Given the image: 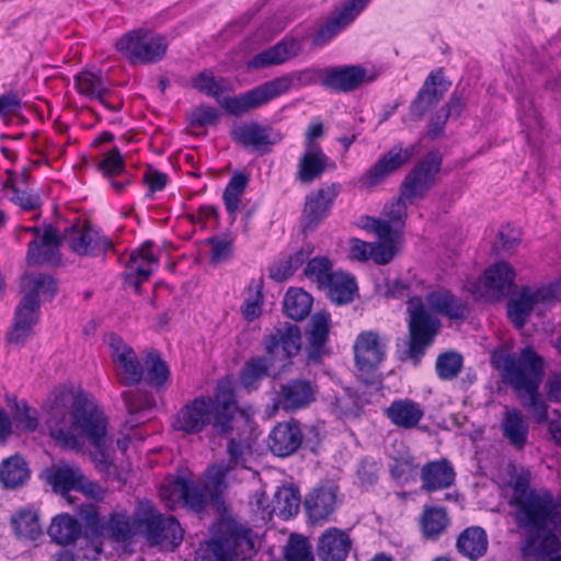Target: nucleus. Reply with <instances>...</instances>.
<instances>
[{
  "instance_id": "obj_64",
  "label": "nucleus",
  "mask_w": 561,
  "mask_h": 561,
  "mask_svg": "<svg viewBox=\"0 0 561 561\" xmlns=\"http://www.w3.org/2000/svg\"><path fill=\"white\" fill-rule=\"evenodd\" d=\"M98 169L108 179L125 173V161L122 157L121 150L117 147L108 150L104 158L99 162Z\"/></svg>"
},
{
  "instance_id": "obj_50",
  "label": "nucleus",
  "mask_w": 561,
  "mask_h": 561,
  "mask_svg": "<svg viewBox=\"0 0 561 561\" xmlns=\"http://www.w3.org/2000/svg\"><path fill=\"white\" fill-rule=\"evenodd\" d=\"M312 297L301 288H289L283 299V310L286 317L301 321L306 319L312 307Z\"/></svg>"
},
{
  "instance_id": "obj_43",
  "label": "nucleus",
  "mask_w": 561,
  "mask_h": 561,
  "mask_svg": "<svg viewBox=\"0 0 561 561\" xmlns=\"http://www.w3.org/2000/svg\"><path fill=\"white\" fill-rule=\"evenodd\" d=\"M537 305L533 295V289L524 286L520 290L512 296L507 301V318L516 329H523Z\"/></svg>"
},
{
  "instance_id": "obj_46",
  "label": "nucleus",
  "mask_w": 561,
  "mask_h": 561,
  "mask_svg": "<svg viewBox=\"0 0 561 561\" xmlns=\"http://www.w3.org/2000/svg\"><path fill=\"white\" fill-rule=\"evenodd\" d=\"M321 289L327 290L328 297L333 304L342 306L354 299L357 284L351 274L336 271Z\"/></svg>"
},
{
  "instance_id": "obj_7",
  "label": "nucleus",
  "mask_w": 561,
  "mask_h": 561,
  "mask_svg": "<svg viewBox=\"0 0 561 561\" xmlns=\"http://www.w3.org/2000/svg\"><path fill=\"white\" fill-rule=\"evenodd\" d=\"M28 290L22 297L15 309L14 322L8 334V341L22 345L30 336L33 325L38 321L39 294L53 299L58 291L55 277L48 274H38L26 278Z\"/></svg>"
},
{
  "instance_id": "obj_36",
  "label": "nucleus",
  "mask_w": 561,
  "mask_h": 561,
  "mask_svg": "<svg viewBox=\"0 0 561 561\" xmlns=\"http://www.w3.org/2000/svg\"><path fill=\"white\" fill-rule=\"evenodd\" d=\"M10 524L19 539L36 541L44 535L38 511L32 506H23L16 510L11 515Z\"/></svg>"
},
{
  "instance_id": "obj_28",
  "label": "nucleus",
  "mask_w": 561,
  "mask_h": 561,
  "mask_svg": "<svg viewBox=\"0 0 561 561\" xmlns=\"http://www.w3.org/2000/svg\"><path fill=\"white\" fill-rule=\"evenodd\" d=\"M387 420L398 428H417L424 419L425 411L420 402L410 398H397L383 410Z\"/></svg>"
},
{
  "instance_id": "obj_61",
  "label": "nucleus",
  "mask_w": 561,
  "mask_h": 561,
  "mask_svg": "<svg viewBox=\"0 0 561 561\" xmlns=\"http://www.w3.org/2000/svg\"><path fill=\"white\" fill-rule=\"evenodd\" d=\"M13 411V416L16 423L24 430L33 432L38 426V414L37 411L28 405L25 400L13 399V403L10 405Z\"/></svg>"
},
{
  "instance_id": "obj_6",
  "label": "nucleus",
  "mask_w": 561,
  "mask_h": 561,
  "mask_svg": "<svg viewBox=\"0 0 561 561\" xmlns=\"http://www.w3.org/2000/svg\"><path fill=\"white\" fill-rule=\"evenodd\" d=\"M255 549L251 528L233 519L220 520L213 529V536L199 549L201 561H236L241 554Z\"/></svg>"
},
{
  "instance_id": "obj_57",
  "label": "nucleus",
  "mask_w": 561,
  "mask_h": 561,
  "mask_svg": "<svg viewBox=\"0 0 561 561\" xmlns=\"http://www.w3.org/2000/svg\"><path fill=\"white\" fill-rule=\"evenodd\" d=\"M463 367V357L454 351L438 355L435 363L436 375L440 380L455 379Z\"/></svg>"
},
{
  "instance_id": "obj_37",
  "label": "nucleus",
  "mask_w": 561,
  "mask_h": 561,
  "mask_svg": "<svg viewBox=\"0 0 561 561\" xmlns=\"http://www.w3.org/2000/svg\"><path fill=\"white\" fill-rule=\"evenodd\" d=\"M330 314L327 312L314 313L309 322L308 331V356L310 359L318 362L327 353V343L330 335Z\"/></svg>"
},
{
  "instance_id": "obj_42",
  "label": "nucleus",
  "mask_w": 561,
  "mask_h": 561,
  "mask_svg": "<svg viewBox=\"0 0 561 561\" xmlns=\"http://www.w3.org/2000/svg\"><path fill=\"white\" fill-rule=\"evenodd\" d=\"M30 468L20 455H12L0 462V484L5 490L21 488L30 479Z\"/></svg>"
},
{
  "instance_id": "obj_53",
  "label": "nucleus",
  "mask_w": 561,
  "mask_h": 561,
  "mask_svg": "<svg viewBox=\"0 0 561 561\" xmlns=\"http://www.w3.org/2000/svg\"><path fill=\"white\" fill-rule=\"evenodd\" d=\"M73 83L78 94L90 100L101 96L102 93H110L101 71L83 70L75 76Z\"/></svg>"
},
{
  "instance_id": "obj_19",
  "label": "nucleus",
  "mask_w": 561,
  "mask_h": 561,
  "mask_svg": "<svg viewBox=\"0 0 561 561\" xmlns=\"http://www.w3.org/2000/svg\"><path fill=\"white\" fill-rule=\"evenodd\" d=\"M369 2L370 0H347L340 8L333 10L312 35V45L324 47L330 44L355 21Z\"/></svg>"
},
{
  "instance_id": "obj_8",
  "label": "nucleus",
  "mask_w": 561,
  "mask_h": 561,
  "mask_svg": "<svg viewBox=\"0 0 561 561\" xmlns=\"http://www.w3.org/2000/svg\"><path fill=\"white\" fill-rule=\"evenodd\" d=\"M115 47L131 65H151L165 57L169 44L161 34H154L146 28H136L121 36Z\"/></svg>"
},
{
  "instance_id": "obj_30",
  "label": "nucleus",
  "mask_w": 561,
  "mask_h": 561,
  "mask_svg": "<svg viewBox=\"0 0 561 561\" xmlns=\"http://www.w3.org/2000/svg\"><path fill=\"white\" fill-rule=\"evenodd\" d=\"M330 165H334V162L322 148H304L297 161L295 180L301 184H311L321 179Z\"/></svg>"
},
{
  "instance_id": "obj_58",
  "label": "nucleus",
  "mask_w": 561,
  "mask_h": 561,
  "mask_svg": "<svg viewBox=\"0 0 561 561\" xmlns=\"http://www.w3.org/2000/svg\"><path fill=\"white\" fill-rule=\"evenodd\" d=\"M78 515L83 520L87 533L92 538H104L106 522L100 515L94 504H82L78 508Z\"/></svg>"
},
{
  "instance_id": "obj_35",
  "label": "nucleus",
  "mask_w": 561,
  "mask_h": 561,
  "mask_svg": "<svg viewBox=\"0 0 561 561\" xmlns=\"http://www.w3.org/2000/svg\"><path fill=\"white\" fill-rule=\"evenodd\" d=\"M426 300L434 311L451 320L463 321L470 314L468 304L446 288L430 291Z\"/></svg>"
},
{
  "instance_id": "obj_29",
  "label": "nucleus",
  "mask_w": 561,
  "mask_h": 561,
  "mask_svg": "<svg viewBox=\"0 0 561 561\" xmlns=\"http://www.w3.org/2000/svg\"><path fill=\"white\" fill-rule=\"evenodd\" d=\"M516 272L514 267L505 262H495L489 266L480 280L485 287L488 295L499 300L506 297L515 287Z\"/></svg>"
},
{
  "instance_id": "obj_49",
  "label": "nucleus",
  "mask_w": 561,
  "mask_h": 561,
  "mask_svg": "<svg viewBox=\"0 0 561 561\" xmlns=\"http://www.w3.org/2000/svg\"><path fill=\"white\" fill-rule=\"evenodd\" d=\"M249 181V174L242 171H236L225 187L222 201L231 221H234L236 219L241 203V196L244 193Z\"/></svg>"
},
{
  "instance_id": "obj_13",
  "label": "nucleus",
  "mask_w": 561,
  "mask_h": 561,
  "mask_svg": "<svg viewBox=\"0 0 561 561\" xmlns=\"http://www.w3.org/2000/svg\"><path fill=\"white\" fill-rule=\"evenodd\" d=\"M229 136L236 146L261 156L270 153L273 146L283 139L282 134L275 131L272 126L257 121L233 124Z\"/></svg>"
},
{
  "instance_id": "obj_16",
  "label": "nucleus",
  "mask_w": 561,
  "mask_h": 561,
  "mask_svg": "<svg viewBox=\"0 0 561 561\" xmlns=\"http://www.w3.org/2000/svg\"><path fill=\"white\" fill-rule=\"evenodd\" d=\"M64 238L71 251L81 256H98L115 251L112 239L104 236L88 220L77 219L66 229Z\"/></svg>"
},
{
  "instance_id": "obj_10",
  "label": "nucleus",
  "mask_w": 561,
  "mask_h": 561,
  "mask_svg": "<svg viewBox=\"0 0 561 561\" xmlns=\"http://www.w3.org/2000/svg\"><path fill=\"white\" fill-rule=\"evenodd\" d=\"M301 330L297 324L290 322L278 324L262 339L264 356L274 365L276 363H280L282 366L291 364L293 358L301 351Z\"/></svg>"
},
{
  "instance_id": "obj_60",
  "label": "nucleus",
  "mask_w": 561,
  "mask_h": 561,
  "mask_svg": "<svg viewBox=\"0 0 561 561\" xmlns=\"http://www.w3.org/2000/svg\"><path fill=\"white\" fill-rule=\"evenodd\" d=\"M211 247L210 261L219 263L231 257L233 252L234 238L230 233L215 234L207 239Z\"/></svg>"
},
{
  "instance_id": "obj_31",
  "label": "nucleus",
  "mask_w": 561,
  "mask_h": 561,
  "mask_svg": "<svg viewBox=\"0 0 561 561\" xmlns=\"http://www.w3.org/2000/svg\"><path fill=\"white\" fill-rule=\"evenodd\" d=\"M351 548L350 536L336 527H331L320 536L317 554L320 561H345Z\"/></svg>"
},
{
  "instance_id": "obj_15",
  "label": "nucleus",
  "mask_w": 561,
  "mask_h": 561,
  "mask_svg": "<svg viewBox=\"0 0 561 561\" xmlns=\"http://www.w3.org/2000/svg\"><path fill=\"white\" fill-rule=\"evenodd\" d=\"M216 411L210 396H198L187 401L174 415L172 427L186 435L202 433L211 425L215 432Z\"/></svg>"
},
{
  "instance_id": "obj_51",
  "label": "nucleus",
  "mask_w": 561,
  "mask_h": 561,
  "mask_svg": "<svg viewBox=\"0 0 561 561\" xmlns=\"http://www.w3.org/2000/svg\"><path fill=\"white\" fill-rule=\"evenodd\" d=\"M263 287L264 279L262 276L252 278L247 286L248 296L240 309L243 319L249 323L253 322L262 314L264 304Z\"/></svg>"
},
{
  "instance_id": "obj_27",
  "label": "nucleus",
  "mask_w": 561,
  "mask_h": 561,
  "mask_svg": "<svg viewBox=\"0 0 561 561\" xmlns=\"http://www.w3.org/2000/svg\"><path fill=\"white\" fill-rule=\"evenodd\" d=\"M304 433L300 423L291 419L278 422L267 436V446L273 455L288 457L295 454L301 446Z\"/></svg>"
},
{
  "instance_id": "obj_34",
  "label": "nucleus",
  "mask_w": 561,
  "mask_h": 561,
  "mask_svg": "<svg viewBox=\"0 0 561 561\" xmlns=\"http://www.w3.org/2000/svg\"><path fill=\"white\" fill-rule=\"evenodd\" d=\"M503 437L516 450L522 451L528 444L529 422L516 408L507 409L500 423Z\"/></svg>"
},
{
  "instance_id": "obj_25",
  "label": "nucleus",
  "mask_w": 561,
  "mask_h": 561,
  "mask_svg": "<svg viewBox=\"0 0 561 561\" xmlns=\"http://www.w3.org/2000/svg\"><path fill=\"white\" fill-rule=\"evenodd\" d=\"M216 411L215 434L227 436L233 430V421L239 410L233 387L226 381H219L210 396Z\"/></svg>"
},
{
  "instance_id": "obj_38",
  "label": "nucleus",
  "mask_w": 561,
  "mask_h": 561,
  "mask_svg": "<svg viewBox=\"0 0 561 561\" xmlns=\"http://www.w3.org/2000/svg\"><path fill=\"white\" fill-rule=\"evenodd\" d=\"M457 551L470 561H477L485 556L489 548V538L484 528L469 526L457 537Z\"/></svg>"
},
{
  "instance_id": "obj_55",
  "label": "nucleus",
  "mask_w": 561,
  "mask_h": 561,
  "mask_svg": "<svg viewBox=\"0 0 561 561\" xmlns=\"http://www.w3.org/2000/svg\"><path fill=\"white\" fill-rule=\"evenodd\" d=\"M122 400L129 414L149 411L156 407V399L151 391L136 388L122 392Z\"/></svg>"
},
{
  "instance_id": "obj_63",
  "label": "nucleus",
  "mask_w": 561,
  "mask_h": 561,
  "mask_svg": "<svg viewBox=\"0 0 561 561\" xmlns=\"http://www.w3.org/2000/svg\"><path fill=\"white\" fill-rule=\"evenodd\" d=\"M220 118V112L210 104H199L188 114L187 122L193 128H203L216 125Z\"/></svg>"
},
{
  "instance_id": "obj_14",
  "label": "nucleus",
  "mask_w": 561,
  "mask_h": 561,
  "mask_svg": "<svg viewBox=\"0 0 561 561\" xmlns=\"http://www.w3.org/2000/svg\"><path fill=\"white\" fill-rule=\"evenodd\" d=\"M341 192L342 185L339 182H333L321 184L306 196L300 216V228L304 234L307 236L316 231L320 224L329 217Z\"/></svg>"
},
{
  "instance_id": "obj_24",
  "label": "nucleus",
  "mask_w": 561,
  "mask_h": 561,
  "mask_svg": "<svg viewBox=\"0 0 561 561\" xmlns=\"http://www.w3.org/2000/svg\"><path fill=\"white\" fill-rule=\"evenodd\" d=\"M61 240L58 229L53 225L43 228L41 238H33L27 244L26 262L28 265H58L61 261Z\"/></svg>"
},
{
  "instance_id": "obj_11",
  "label": "nucleus",
  "mask_w": 561,
  "mask_h": 561,
  "mask_svg": "<svg viewBox=\"0 0 561 561\" xmlns=\"http://www.w3.org/2000/svg\"><path fill=\"white\" fill-rule=\"evenodd\" d=\"M105 342L110 348L117 382L128 388L139 385L145 377V369L135 350L116 333L107 334Z\"/></svg>"
},
{
  "instance_id": "obj_54",
  "label": "nucleus",
  "mask_w": 561,
  "mask_h": 561,
  "mask_svg": "<svg viewBox=\"0 0 561 561\" xmlns=\"http://www.w3.org/2000/svg\"><path fill=\"white\" fill-rule=\"evenodd\" d=\"M134 536L133 524L125 512H112L105 524L104 537L117 542L126 543Z\"/></svg>"
},
{
  "instance_id": "obj_59",
  "label": "nucleus",
  "mask_w": 561,
  "mask_h": 561,
  "mask_svg": "<svg viewBox=\"0 0 561 561\" xmlns=\"http://www.w3.org/2000/svg\"><path fill=\"white\" fill-rule=\"evenodd\" d=\"M417 465L412 456L399 457L390 466V476L399 484H409L415 481Z\"/></svg>"
},
{
  "instance_id": "obj_1",
  "label": "nucleus",
  "mask_w": 561,
  "mask_h": 561,
  "mask_svg": "<svg viewBox=\"0 0 561 561\" xmlns=\"http://www.w3.org/2000/svg\"><path fill=\"white\" fill-rule=\"evenodd\" d=\"M510 505L526 531L519 548L523 558L561 554V492L554 497L547 489H533L530 478L519 474L512 484Z\"/></svg>"
},
{
  "instance_id": "obj_2",
  "label": "nucleus",
  "mask_w": 561,
  "mask_h": 561,
  "mask_svg": "<svg viewBox=\"0 0 561 561\" xmlns=\"http://www.w3.org/2000/svg\"><path fill=\"white\" fill-rule=\"evenodd\" d=\"M491 364L500 371L503 381L516 392L536 423H546L549 417V405L539 391L545 376V360L534 347H524L518 357L504 350L494 351Z\"/></svg>"
},
{
  "instance_id": "obj_3",
  "label": "nucleus",
  "mask_w": 561,
  "mask_h": 561,
  "mask_svg": "<svg viewBox=\"0 0 561 561\" xmlns=\"http://www.w3.org/2000/svg\"><path fill=\"white\" fill-rule=\"evenodd\" d=\"M46 424L50 436L66 447L76 445L77 430L99 444L104 433V412L90 405L85 393L60 389L49 398Z\"/></svg>"
},
{
  "instance_id": "obj_18",
  "label": "nucleus",
  "mask_w": 561,
  "mask_h": 561,
  "mask_svg": "<svg viewBox=\"0 0 561 561\" xmlns=\"http://www.w3.org/2000/svg\"><path fill=\"white\" fill-rule=\"evenodd\" d=\"M317 400V387L305 377L290 378L279 383L274 392L273 409L295 413L307 409Z\"/></svg>"
},
{
  "instance_id": "obj_5",
  "label": "nucleus",
  "mask_w": 561,
  "mask_h": 561,
  "mask_svg": "<svg viewBox=\"0 0 561 561\" xmlns=\"http://www.w3.org/2000/svg\"><path fill=\"white\" fill-rule=\"evenodd\" d=\"M327 67L305 68L272 80L265 81L222 102L224 110L231 116L240 117L253 110L261 108L275 99L287 94L296 80L301 87L320 84L325 78Z\"/></svg>"
},
{
  "instance_id": "obj_32",
  "label": "nucleus",
  "mask_w": 561,
  "mask_h": 561,
  "mask_svg": "<svg viewBox=\"0 0 561 561\" xmlns=\"http://www.w3.org/2000/svg\"><path fill=\"white\" fill-rule=\"evenodd\" d=\"M300 51V43L296 38H284L275 45L257 53L249 61L250 69H263L282 65L296 57Z\"/></svg>"
},
{
  "instance_id": "obj_9",
  "label": "nucleus",
  "mask_w": 561,
  "mask_h": 561,
  "mask_svg": "<svg viewBox=\"0 0 561 561\" xmlns=\"http://www.w3.org/2000/svg\"><path fill=\"white\" fill-rule=\"evenodd\" d=\"M442 163L443 156L438 150L428 151L405 174L399 186L401 196L405 197L409 204H414L416 201L425 198L436 184Z\"/></svg>"
},
{
  "instance_id": "obj_62",
  "label": "nucleus",
  "mask_w": 561,
  "mask_h": 561,
  "mask_svg": "<svg viewBox=\"0 0 561 561\" xmlns=\"http://www.w3.org/2000/svg\"><path fill=\"white\" fill-rule=\"evenodd\" d=\"M408 199L401 196V192L396 199L385 205L383 215L387 221L391 222L393 227L401 231L404 230L408 219Z\"/></svg>"
},
{
  "instance_id": "obj_33",
  "label": "nucleus",
  "mask_w": 561,
  "mask_h": 561,
  "mask_svg": "<svg viewBox=\"0 0 561 561\" xmlns=\"http://www.w3.org/2000/svg\"><path fill=\"white\" fill-rule=\"evenodd\" d=\"M455 479V469L446 458L427 461L421 468V489L426 492L448 489L454 484Z\"/></svg>"
},
{
  "instance_id": "obj_48",
  "label": "nucleus",
  "mask_w": 561,
  "mask_h": 561,
  "mask_svg": "<svg viewBox=\"0 0 561 561\" xmlns=\"http://www.w3.org/2000/svg\"><path fill=\"white\" fill-rule=\"evenodd\" d=\"M148 368L146 373V383L157 392H165L171 385V371L161 354L152 350L147 353Z\"/></svg>"
},
{
  "instance_id": "obj_17",
  "label": "nucleus",
  "mask_w": 561,
  "mask_h": 561,
  "mask_svg": "<svg viewBox=\"0 0 561 561\" xmlns=\"http://www.w3.org/2000/svg\"><path fill=\"white\" fill-rule=\"evenodd\" d=\"M159 494L167 506L172 507L176 503H182L195 513L203 512L209 502L199 481L183 477L167 478L160 486Z\"/></svg>"
},
{
  "instance_id": "obj_40",
  "label": "nucleus",
  "mask_w": 561,
  "mask_h": 561,
  "mask_svg": "<svg viewBox=\"0 0 561 561\" xmlns=\"http://www.w3.org/2000/svg\"><path fill=\"white\" fill-rule=\"evenodd\" d=\"M313 252L314 245L312 243L304 244L296 252L279 257L271 264L268 267V276L277 283L287 280L307 262Z\"/></svg>"
},
{
  "instance_id": "obj_4",
  "label": "nucleus",
  "mask_w": 561,
  "mask_h": 561,
  "mask_svg": "<svg viewBox=\"0 0 561 561\" xmlns=\"http://www.w3.org/2000/svg\"><path fill=\"white\" fill-rule=\"evenodd\" d=\"M385 296L389 299L407 298L408 350L407 354L414 365H419L427 348L434 343L440 330V321L433 316L419 295H412L411 284L401 278L387 280Z\"/></svg>"
},
{
  "instance_id": "obj_52",
  "label": "nucleus",
  "mask_w": 561,
  "mask_h": 561,
  "mask_svg": "<svg viewBox=\"0 0 561 561\" xmlns=\"http://www.w3.org/2000/svg\"><path fill=\"white\" fill-rule=\"evenodd\" d=\"M54 491L65 494L71 490L84 491L85 478L79 470L64 466L51 470L48 477Z\"/></svg>"
},
{
  "instance_id": "obj_47",
  "label": "nucleus",
  "mask_w": 561,
  "mask_h": 561,
  "mask_svg": "<svg viewBox=\"0 0 561 561\" xmlns=\"http://www.w3.org/2000/svg\"><path fill=\"white\" fill-rule=\"evenodd\" d=\"M191 85L199 93L215 99L222 108V102L226 98H220L224 93L231 91L230 82L224 77L217 78L209 69H205L193 76L191 78ZM228 98L229 96H227V99Z\"/></svg>"
},
{
  "instance_id": "obj_39",
  "label": "nucleus",
  "mask_w": 561,
  "mask_h": 561,
  "mask_svg": "<svg viewBox=\"0 0 561 561\" xmlns=\"http://www.w3.org/2000/svg\"><path fill=\"white\" fill-rule=\"evenodd\" d=\"M273 366L274 364L264 355L250 357L239 371L240 387L249 393L257 391L270 376Z\"/></svg>"
},
{
  "instance_id": "obj_44",
  "label": "nucleus",
  "mask_w": 561,
  "mask_h": 561,
  "mask_svg": "<svg viewBox=\"0 0 561 561\" xmlns=\"http://www.w3.org/2000/svg\"><path fill=\"white\" fill-rule=\"evenodd\" d=\"M300 504V491L296 485L277 486L273 495L271 513L283 520H288L298 514Z\"/></svg>"
},
{
  "instance_id": "obj_26",
  "label": "nucleus",
  "mask_w": 561,
  "mask_h": 561,
  "mask_svg": "<svg viewBox=\"0 0 561 561\" xmlns=\"http://www.w3.org/2000/svg\"><path fill=\"white\" fill-rule=\"evenodd\" d=\"M322 88L331 93H350L367 81V70L360 65L327 67Z\"/></svg>"
},
{
  "instance_id": "obj_20",
  "label": "nucleus",
  "mask_w": 561,
  "mask_h": 561,
  "mask_svg": "<svg viewBox=\"0 0 561 561\" xmlns=\"http://www.w3.org/2000/svg\"><path fill=\"white\" fill-rule=\"evenodd\" d=\"M451 82L445 77L444 68L432 70L409 105V117L420 122L436 106L449 90Z\"/></svg>"
},
{
  "instance_id": "obj_41",
  "label": "nucleus",
  "mask_w": 561,
  "mask_h": 561,
  "mask_svg": "<svg viewBox=\"0 0 561 561\" xmlns=\"http://www.w3.org/2000/svg\"><path fill=\"white\" fill-rule=\"evenodd\" d=\"M47 533L53 542L66 547L75 543L82 534L81 524L68 513L56 515Z\"/></svg>"
},
{
  "instance_id": "obj_21",
  "label": "nucleus",
  "mask_w": 561,
  "mask_h": 561,
  "mask_svg": "<svg viewBox=\"0 0 561 561\" xmlns=\"http://www.w3.org/2000/svg\"><path fill=\"white\" fill-rule=\"evenodd\" d=\"M138 528L151 545L176 548L182 543L183 529L173 516L151 512L137 520Z\"/></svg>"
},
{
  "instance_id": "obj_22",
  "label": "nucleus",
  "mask_w": 561,
  "mask_h": 561,
  "mask_svg": "<svg viewBox=\"0 0 561 561\" xmlns=\"http://www.w3.org/2000/svg\"><path fill=\"white\" fill-rule=\"evenodd\" d=\"M417 148V144L407 147H402V145L392 146L364 173L362 183L366 187L377 186L391 173L410 162L416 154Z\"/></svg>"
},
{
  "instance_id": "obj_23",
  "label": "nucleus",
  "mask_w": 561,
  "mask_h": 561,
  "mask_svg": "<svg viewBox=\"0 0 561 561\" xmlns=\"http://www.w3.org/2000/svg\"><path fill=\"white\" fill-rule=\"evenodd\" d=\"M302 506L310 524L321 526L329 523L339 507L337 489L318 484L305 495Z\"/></svg>"
},
{
  "instance_id": "obj_56",
  "label": "nucleus",
  "mask_w": 561,
  "mask_h": 561,
  "mask_svg": "<svg viewBox=\"0 0 561 561\" xmlns=\"http://www.w3.org/2000/svg\"><path fill=\"white\" fill-rule=\"evenodd\" d=\"M336 271H333L332 261L327 256H316L308 259L304 270L305 276L316 282L321 289Z\"/></svg>"
},
{
  "instance_id": "obj_45",
  "label": "nucleus",
  "mask_w": 561,
  "mask_h": 561,
  "mask_svg": "<svg viewBox=\"0 0 561 561\" xmlns=\"http://www.w3.org/2000/svg\"><path fill=\"white\" fill-rule=\"evenodd\" d=\"M449 524L450 519L445 507L424 506L420 517V529L424 539L438 540L447 530Z\"/></svg>"
},
{
  "instance_id": "obj_12",
  "label": "nucleus",
  "mask_w": 561,
  "mask_h": 561,
  "mask_svg": "<svg viewBox=\"0 0 561 561\" xmlns=\"http://www.w3.org/2000/svg\"><path fill=\"white\" fill-rule=\"evenodd\" d=\"M388 337L381 336L377 331L360 332L354 342V359L356 368L365 382L371 383L375 373L385 360L388 350Z\"/></svg>"
}]
</instances>
